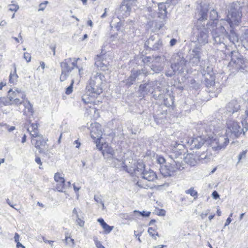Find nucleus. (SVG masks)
<instances>
[{
  "label": "nucleus",
  "mask_w": 248,
  "mask_h": 248,
  "mask_svg": "<svg viewBox=\"0 0 248 248\" xmlns=\"http://www.w3.org/2000/svg\"><path fill=\"white\" fill-rule=\"evenodd\" d=\"M96 246L98 248H105L100 242L96 241Z\"/></svg>",
  "instance_id": "obj_64"
},
{
  "label": "nucleus",
  "mask_w": 248,
  "mask_h": 248,
  "mask_svg": "<svg viewBox=\"0 0 248 248\" xmlns=\"http://www.w3.org/2000/svg\"><path fill=\"white\" fill-rule=\"evenodd\" d=\"M110 59L106 54L97 55L95 58V65L101 70L108 69Z\"/></svg>",
  "instance_id": "obj_18"
},
{
  "label": "nucleus",
  "mask_w": 248,
  "mask_h": 248,
  "mask_svg": "<svg viewBox=\"0 0 248 248\" xmlns=\"http://www.w3.org/2000/svg\"><path fill=\"white\" fill-rule=\"evenodd\" d=\"M97 221L100 224L101 226L104 229V232L105 234L109 233L113 229L114 227L108 225L104 220L102 218H99L97 219Z\"/></svg>",
  "instance_id": "obj_30"
},
{
  "label": "nucleus",
  "mask_w": 248,
  "mask_h": 248,
  "mask_svg": "<svg viewBox=\"0 0 248 248\" xmlns=\"http://www.w3.org/2000/svg\"><path fill=\"white\" fill-rule=\"evenodd\" d=\"M35 161L36 163H37L38 164L40 165L39 169H41L42 168H41V166H42V161L41 160L40 158L39 157H38V156H36L35 159Z\"/></svg>",
  "instance_id": "obj_58"
},
{
  "label": "nucleus",
  "mask_w": 248,
  "mask_h": 248,
  "mask_svg": "<svg viewBox=\"0 0 248 248\" xmlns=\"http://www.w3.org/2000/svg\"><path fill=\"white\" fill-rule=\"evenodd\" d=\"M231 61L229 63L228 67L232 72L244 70L248 62L238 52L232 51L231 52Z\"/></svg>",
  "instance_id": "obj_7"
},
{
  "label": "nucleus",
  "mask_w": 248,
  "mask_h": 248,
  "mask_svg": "<svg viewBox=\"0 0 248 248\" xmlns=\"http://www.w3.org/2000/svg\"><path fill=\"white\" fill-rule=\"evenodd\" d=\"M124 1H127L129 5L132 6L135 5L137 0H124Z\"/></svg>",
  "instance_id": "obj_63"
},
{
  "label": "nucleus",
  "mask_w": 248,
  "mask_h": 248,
  "mask_svg": "<svg viewBox=\"0 0 248 248\" xmlns=\"http://www.w3.org/2000/svg\"><path fill=\"white\" fill-rule=\"evenodd\" d=\"M66 186L65 182H57L56 189L59 192H63V189Z\"/></svg>",
  "instance_id": "obj_42"
},
{
  "label": "nucleus",
  "mask_w": 248,
  "mask_h": 248,
  "mask_svg": "<svg viewBox=\"0 0 248 248\" xmlns=\"http://www.w3.org/2000/svg\"><path fill=\"white\" fill-rule=\"evenodd\" d=\"M155 58V57L151 56L145 57L143 59L142 61L144 64H148L149 62H151L152 63V61L154 60Z\"/></svg>",
  "instance_id": "obj_48"
},
{
  "label": "nucleus",
  "mask_w": 248,
  "mask_h": 248,
  "mask_svg": "<svg viewBox=\"0 0 248 248\" xmlns=\"http://www.w3.org/2000/svg\"><path fill=\"white\" fill-rule=\"evenodd\" d=\"M134 24V21L132 19H128L125 23H124V30L125 29H129L130 30L133 28Z\"/></svg>",
  "instance_id": "obj_40"
},
{
  "label": "nucleus",
  "mask_w": 248,
  "mask_h": 248,
  "mask_svg": "<svg viewBox=\"0 0 248 248\" xmlns=\"http://www.w3.org/2000/svg\"><path fill=\"white\" fill-rule=\"evenodd\" d=\"M54 178L56 182H65L64 178L62 177L61 174L59 172L55 174Z\"/></svg>",
  "instance_id": "obj_44"
},
{
  "label": "nucleus",
  "mask_w": 248,
  "mask_h": 248,
  "mask_svg": "<svg viewBox=\"0 0 248 248\" xmlns=\"http://www.w3.org/2000/svg\"><path fill=\"white\" fill-rule=\"evenodd\" d=\"M48 3L47 1L41 3L39 5L38 11H43L46 7L47 4Z\"/></svg>",
  "instance_id": "obj_53"
},
{
  "label": "nucleus",
  "mask_w": 248,
  "mask_h": 248,
  "mask_svg": "<svg viewBox=\"0 0 248 248\" xmlns=\"http://www.w3.org/2000/svg\"><path fill=\"white\" fill-rule=\"evenodd\" d=\"M212 197H213V198L216 200L217 199V198H218L219 197L218 193L216 191H214L212 193Z\"/></svg>",
  "instance_id": "obj_59"
},
{
  "label": "nucleus",
  "mask_w": 248,
  "mask_h": 248,
  "mask_svg": "<svg viewBox=\"0 0 248 248\" xmlns=\"http://www.w3.org/2000/svg\"><path fill=\"white\" fill-rule=\"evenodd\" d=\"M148 232L149 234L154 238L155 240L156 239L155 236H158V232L156 231L155 230L153 229L152 227H150L148 228Z\"/></svg>",
  "instance_id": "obj_43"
},
{
  "label": "nucleus",
  "mask_w": 248,
  "mask_h": 248,
  "mask_svg": "<svg viewBox=\"0 0 248 248\" xmlns=\"http://www.w3.org/2000/svg\"><path fill=\"white\" fill-rule=\"evenodd\" d=\"M127 1H123L118 11L119 16L124 18L130 15L133 6L129 5Z\"/></svg>",
  "instance_id": "obj_23"
},
{
  "label": "nucleus",
  "mask_w": 248,
  "mask_h": 248,
  "mask_svg": "<svg viewBox=\"0 0 248 248\" xmlns=\"http://www.w3.org/2000/svg\"><path fill=\"white\" fill-rule=\"evenodd\" d=\"M203 77L204 78V82L206 86L208 88L209 87L213 88V86L215 85V76H210V77L206 76ZM213 91V89L209 90V92Z\"/></svg>",
  "instance_id": "obj_31"
},
{
  "label": "nucleus",
  "mask_w": 248,
  "mask_h": 248,
  "mask_svg": "<svg viewBox=\"0 0 248 248\" xmlns=\"http://www.w3.org/2000/svg\"><path fill=\"white\" fill-rule=\"evenodd\" d=\"M80 60L79 58H68L65 59L60 64L62 68V74L60 77L61 81H64L68 76L70 72L74 68L78 69V72L80 74L81 69H80L77 65V62Z\"/></svg>",
  "instance_id": "obj_8"
},
{
  "label": "nucleus",
  "mask_w": 248,
  "mask_h": 248,
  "mask_svg": "<svg viewBox=\"0 0 248 248\" xmlns=\"http://www.w3.org/2000/svg\"><path fill=\"white\" fill-rule=\"evenodd\" d=\"M230 138L226 134L216 137L210 140V145L212 149L216 151H219L225 149L229 142Z\"/></svg>",
  "instance_id": "obj_13"
},
{
  "label": "nucleus",
  "mask_w": 248,
  "mask_h": 248,
  "mask_svg": "<svg viewBox=\"0 0 248 248\" xmlns=\"http://www.w3.org/2000/svg\"><path fill=\"white\" fill-rule=\"evenodd\" d=\"M199 161L202 163H206L210 162L212 159V155L208 151L203 152L201 154H197Z\"/></svg>",
  "instance_id": "obj_28"
},
{
  "label": "nucleus",
  "mask_w": 248,
  "mask_h": 248,
  "mask_svg": "<svg viewBox=\"0 0 248 248\" xmlns=\"http://www.w3.org/2000/svg\"><path fill=\"white\" fill-rule=\"evenodd\" d=\"M74 83V80H72L71 84L69 86H68L66 89L65 91V93L66 94H71L73 92V85Z\"/></svg>",
  "instance_id": "obj_50"
},
{
  "label": "nucleus",
  "mask_w": 248,
  "mask_h": 248,
  "mask_svg": "<svg viewBox=\"0 0 248 248\" xmlns=\"http://www.w3.org/2000/svg\"><path fill=\"white\" fill-rule=\"evenodd\" d=\"M246 151H243V152L239 154V155H238V162H239L242 158H244L246 157Z\"/></svg>",
  "instance_id": "obj_55"
},
{
  "label": "nucleus",
  "mask_w": 248,
  "mask_h": 248,
  "mask_svg": "<svg viewBox=\"0 0 248 248\" xmlns=\"http://www.w3.org/2000/svg\"><path fill=\"white\" fill-rule=\"evenodd\" d=\"M232 213H231L230 217L227 219L225 224V226H228L231 222L232 219L231 218V217H232Z\"/></svg>",
  "instance_id": "obj_60"
},
{
  "label": "nucleus",
  "mask_w": 248,
  "mask_h": 248,
  "mask_svg": "<svg viewBox=\"0 0 248 248\" xmlns=\"http://www.w3.org/2000/svg\"><path fill=\"white\" fill-rule=\"evenodd\" d=\"M218 17V14L215 9H212L210 12L209 18L210 20L214 21L217 19Z\"/></svg>",
  "instance_id": "obj_41"
},
{
  "label": "nucleus",
  "mask_w": 248,
  "mask_h": 248,
  "mask_svg": "<svg viewBox=\"0 0 248 248\" xmlns=\"http://www.w3.org/2000/svg\"><path fill=\"white\" fill-rule=\"evenodd\" d=\"M156 161L158 164L163 165L165 163L166 160L163 156L161 155H157Z\"/></svg>",
  "instance_id": "obj_51"
},
{
  "label": "nucleus",
  "mask_w": 248,
  "mask_h": 248,
  "mask_svg": "<svg viewBox=\"0 0 248 248\" xmlns=\"http://www.w3.org/2000/svg\"><path fill=\"white\" fill-rule=\"evenodd\" d=\"M0 125L4 126L5 128L7 129L9 132H12L16 129L15 126H9V125L6 124H0Z\"/></svg>",
  "instance_id": "obj_52"
},
{
  "label": "nucleus",
  "mask_w": 248,
  "mask_h": 248,
  "mask_svg": "<svg viewBox=\"0 0 248 248\" xmlns=\"http://www.w3.org/2000/svg\"><path fill=\"white\" fill-rule=\"evenodd\" d=\"M170 4L166 1L165 2H159L158 4V17L161 19H165L167 17L168 13L167 10L170 8Z\"/></svg>",
  "instance_id": "obj_25"
},
{
  "label": "nucleus",
  "mask_w": 248,
  "mask_h": 248,
  "mask_svg": "<svg viewBox=\"0 0 248 248\" xmlns=\"http://www.w3.org/2000/svg\"><path fill=\"white\" fill-rule=\"evenodd\" d=\"M27 130L30 133L31 136L33 138H37V139L39 137L42 136L40 134H39L38 128L34 130H31L30 128H28Z\"/></svg>",
  "instance_id": "obj_38"
},
{
  "label": "nucleus",
  "mask_w": 248,
  "mask_h": 248,
  "mask_svg": "<svg viewBox=\"0 0 248 248\" xmlns=\"http://www.w3.org/2000/svg\"><path fill=\"white\" fill-rule=\"evenodd\" d=\"M164 59L160 56H156L152 61V63L150 67L151 69L156 73L161 72L163 68L164 64L163 61Z\"/></svg>",
  "instance_id": "obj_22"
},
{
  "label": "nucleus",
  "mask_w": 248,
  "mask_h": 248,
  "mask_svg": "<svg viewBox=\"0 0 248 248\" xmlns=\"http://www.w3.org/2000/svg\"><path fill=\"white\" fill-rule=\"evenodd\" d=\"M185 192L187 194H189L191 196L194 197V199L195 200L198 197V192L197 191L194 189V188L191 187L189 189H187L185 191Z\"/></svg>",
  "instance_id": "obj_37"
},
{
  "label": "nucleus",
  "mask_w": 248,
  "mask_h": 248,
  "mask_svg": "<svg viewBox=\"0 0 248 248\" xmlns=\"http://www.w3.org/2000/svg\"><path fill=\"white\" fill-rule=\"evenodd\" d=\"M8 96H9V98H10L13 105L16 106L22 105L23 100L26 98V95L25 92L21 90L17 89H16L15 91L10 89L8 91Z\"/></svg>",
  "instance_id": "obj_15"
},
{
  "label": "nucleus",
  "mask_w": 248,
  "mask_h": 248,
  "mask_svg": "<svg viewBox=\"0 0 248 248\" xmlns=\"http://www.w3.org/2000/svg\"><path fill=\"white\" fill-rule=\"evenodd\" d=\"M179 0H167V2H168L169 3V4H170V6L171 5H175V4H176L178 1Z\"/></svg>",
  "instance_id": "obj_57"
},
{
  "label": "nucleus",
  "mask_w": 248,
  "mask_h": 248,
  "mask_svg": "<svg viewBox=\"0 0 248 248\" xmlns=\"http://www.w3.org/2000/svg\"><path fill=\"white\" fill-rule=\"evenodd\" d=\"M22 104L23 105L24 107L23 114L26 116L28 114L32 115L34 113L33 107L27 98L23 100V102L22 103Z\"/></svg>",
  "instance_id": "obj_29"
},
{
  "label": "nucleus",
  "mask_w": 248,
  "mask_h": 248,
  "mask_svg": "<svg viewBox=\"0 0 248 248\" xmlns=\"http://www.w3.org/2000/svg\"><path fill=\"white\" fill-rule=\"evenodd\" d=\"M184 161L190 166H195L199 161L197 154H188L184 157Z\"/></svg>",
  "instance_id": "obj_27"
},
{
  "label": "nucleus",
  "mask_w": 248,
  "mask_h": 248,
  "mask_svg": "<svg viewBox=\"0 0 248 248\" xmlns=\"http://www.w3.org/2000/svg\"><path fill=\"white\" fill-rule=\"evenodd\" d=\"M8 7L9 10L11 11L16 12L19 9L18 5L16 4H9Z\"/></svg>",
  "instance_id": "obj_49"
},
{
  "label": "nucleus",
  "mask_w": 248,
  "mask_h": 248,
  "mask_svg": "<svg viewBox=\"0 0 248 248\" xmlns=\"http://www.w3.org/2000/svg\"><path fill=\"white\" fill-rule=\"evenodd\" d=\"M124 27V23H123L121 21H119L117 23V24L115 26V28L116 29L117 31H121L122 32H123Z\"/></svg>",
  "instance_id": "obj_45"
},
{
  "label": "nucleus",
  "mask_w": 248,
  "mask_h": 248,
  "mask_svg": "<svg viewBox=\"0 0 248 248\" xmlns=\"http://www.w3.org/2000/svg\"><path fill=\"white\" fill-rule=\"evenodd\" d=\"M94 200L95 202H96L97 203H99L101 204L103 209H104L105 206L104 203L103 202L102 200V199L101 198V196L98 195H94Z\"/></svg>",
  "instance_id": "obj_47"
},
{
  "label": "nucleus",
  "mask_w": 248,
  "mask_h": 248,
  "mask_svg": "<svg viewBox=\"0 0 248 248\" xmlns=\"http://www.w3.org/2000/svg\"><path fill=\"white\" fill-rule=\"evenodd\" d=\"M169 157L170 159V161L173 162V160H179L180 162L182 163V159H180V156L177 155L176 154H174L172 151L170 153V154L169 155Z\"/></svg>",
  "instance_id": "obj_39"
},
{
  "label": "nucleus",
  "mask_w": 248,
  "mask_h": 248,
  "mask_svg": "<svg viewBox=\"0 0 248 248\" xmlns=\"http://www.w3.org/2000/svg\"><path fill=\"white\" fill-rule=\"evenodd\" d=\"M104 76L100 73L93 74L86 87V93L82 96V100L85 104L91 101L88 100V96L95 97L103 92L102 83Z\"/></svg>",
  "instance_id": "obj_3"
},
{
  "label": "nucleus",
  "mask_w": 248,
  "mask_h": 248,
  "mask_svg": "<svg viewBox=\"0 0 248 248\" xmlns=\"http://www.w3.org/2000/svg\"><path fill=\"white\" fill-rule=\"evenodd\" d=\"M147 75V72L143 69L139 70H132L130 76L126 79L125 83L128 86L132 85L136 79H139L140 77L143 75L144 77Z\"/></svg>",
  "instance_id": "obj_19"
},
{
  "label": "nucleus",
  "mask_w": 248,
  "mask_h": 248,
  "mask_svg": "<svg viewBox=\"0 0 248 248\" xmlns=\"http://www.w3.org/2000/svg\"><path fill=\"white\" fill-rule=\"evenodd\" d=\"M140 178H142V180L138 181L136 183V185L140 188L147 189L148 188H152L153 186H150L145 181H154L157 179V176L155 173L150 169H149L148 170L146 169H144L143 172L142 173Z\"/></svg>",
  "instance_id": "obj_12"
},
{
  "label": "nucleus",
  "mask_w": 248,
  "mask_h": 248,
  "mask_svg": "<svg viewBox=\"0 0 248 248\" xmlns=\"http://www.w3.org/2000/svg\"><path fill=\"white\" fill-rule=\"evenodd\" d=\"M184 164L179 160L170 161L168 165L161 166L160 169L161 173L164 177H169L174 175L178 171L183 170L185 167Z\"/></svg>",
  "instance_id": "obj_9"
},
{
  "label": "nucleus",
  "mask_w": 248,
  "mask_h": 248,
  "mask_svg": "<svg viewBox=\"0 0 248 248\" xmlns=\"http://www.w3.org/2000/svg\"><path fill=\"white\" fill-rule=\"evenodd\" d=\"M12 102L9 98V96L8 97H0V107H2L5 106L12 105Z\"/></svg>",
  "instance_id": "obj_34"
},
{
  "label": "nucleus",
  "mask_w": 248,
  "mask_h": 248,
  "mask_svg": "<svg viewBox=\"0 0 248 248\" xmlns=\"http://www.w3.org/2000/svg\"><path fill=\"white\" fill-rule=\"evenodd\" d=\"M163 45L162 41L160 39H158L155 43H153V44L151 46L150 48L154 50H157L159 49Z\"/></svg>",
  "instance_id": "obj_36"
},
{
  "label": "nucleus",
  "mask_w": 248,
  "mask_h": 248,
  "mask_svg": "<svg viewBox=\"0 0 248 248\" xmlns=\"http://www.w3.org/2000/svg\"><path fill=\"white\" fill-rule=\"evenodd\" d=\"M240 105L236 99L232 100L230 101L225 107L226 112L228 115L238 112L240 110Z\"/></svg>",
  "instance_id": "obj_21"
},
{
  "label": "nucleus",
  "mask_w": 248,
  "mask_h": 248,
  "mask_svg": "<svg viewBox=\"0 0 248 248\" xmlns=\"http://www.w3.org/2000/svg\"><path fill=\"white\" fill-rule=\"evenodd\" d=\"M242 10L239 2H233L229 13L227 16V21L232 28L234 26L238 25L241 22L242 17Z\"/></svg>",
  "instance_id": "obj_6"
},
{
  "label": "nucleus",
  "mask_w": 248,
  "mask_h": 248,
  "mask_svg": "<svg viewBox=\"0 0 248 248\" xmlns=\"http://www.w3.org/2000/svg\"><path fill=\"white\" fill-rule=\"evenodd\" d=\"M31 143L39 151L40 153L43 154H46L47 153L48 145L42 136L39 137L36 139L32 138L31 139Z\"/></svg>",
  "instance_id": "obj_17"
},
{
  "label": "nucleus",
  "mask_w": 248,
  "mask_h": 248,
  "mask_svg": "<svg viewBox=\"0 0 248 248\" xmlns=\"http://www.w3.org/2000/svg\"><path fill=\"white\" fill-rule=\"evenodd\" d=\"M120 169H123L126 170L128 173H134L136 175H137L138 177H140L142 172H143L144 169H145V165L142 162H138L136 164H134V166L128 168L126 165V168L121 167Z\"/></svg>",
  "instance_id": "obj_20"
},
{
  "label": "nucleus",
  "mask_w": 248,
  "mask_h": 248,
  "mask_svg": "<svg viewBox=\"0 0 248 248\" xmlns=\"http://www.w3.org/2000/svg\"><path fill=\"white\" fill-rule=\"evenodd\" d=\"M92 129L91 130V136L93 139H96V146L97 149L102 151V153L104 157L108 159L113 160V165L115 167L120 169L121 167L126 168V165L123 160V155L121 151L118 150H113L110 147H105L103 149V145H100L97 143V141L100 140L102 136L101 131V125L97 123H95L91 125Z\"/></svg>",
  "instance_id": "obj_2"
},
{
  "label": "nucleus",
  "mask_w": 248,
  "mask_h": 248,
  "mask_svg": "<svg viewBox=\"0 0 248 248\" xmlns=\"http://www.w3.org/2000/svg\"><path fill=\"white\" fill-rule=\"evenodd\" d=\"M202 48L196 45L192 49L189 50L186 56L187 62L192 66L198 65L202 60Z\"/></svg>",
  "instance_id": "obj_11"
},
{
  "label": "nucleus",
  "mask_w": 248,
  "mask_h": 248,
  "mask_svg": "<svg viewBox=\"0 0 248 248\" xmlns=\"http://www.w3.org/2000/svg\"><path fill=\"white\" fill-rule=\"evenodd\" d=\"M24 58L26 60L27 62H29L31 60V56L30 53H24Z\"/></svg>",
  "instance_id": "obj_56"
},
{
  "label": "nucleus",
  "mask_w": 248,
  "mask_h": 248,
  "mask_svg": "<svg viewBox=\"0 0 248 248\" xmlns=\"http://www.w3.org/2000/svg\"><path fill=\"white\" fill-rule=\"evenodd\" d=\"M156 85L155 81H149L147 83L142 84L139 87V91L141 93L147 94L149 93H153Z\"/></svg>",
  "instance_id": "obj_24"
},
{
  "label": "nucleus",
  "mask_w": 248,
  "mask_h": 248,
  "mask_svg": "<svg viewBox=\"0 0 248 248\" xmlns=\"http://www.w3.org/2000/svg\"><path fill=\"white\" fill-rule=\"evenodd\" d=\"M76 222L78 225L80 227H83L84 225L85 222L80 218H79V216L76 217Z\"/></svg>",
  "instance_id": "obj_54"
},
{
  "label": "nucleus",
  "mask_w": 248,
  "mask_h": 248,
  "mask_svg": "<svg viewBox=\"0 0 248 248\" xmlns=\"http://www.w3.org/2000/svg\"><path fill=\"white\" fill-rule=\"evenodd\" d=\"M212 34L214 43L217 45H222L223 48L226 47L228 40L233 44L235 41L238 40V37L234 32L231 31V34L228 35L225 28L221 25L217 26L215 29H213Z\"/></svg>",
  "instance_id": "obj_5"
},
{
  "label": "nucleus",
  "mask_w": 248,
  "mask_h": 248,
  "mask_svg": "<svg viewBox=\"0 0 248 248\" xmlns=\"http://www.w3.org/2000/svg\"><path fill=\"white\" fill-rule=\"evenodd\" d=\"M209 7V2L206 0H203L196 8V16L197 22L193 29V34L196 39L195 42L201 47L208 43L209 40L208 30L205 27V23H202L207 19Z\"/></svg>",
  "instance_id": "obj_1"
},
{
  "label": "nucleus",
  "mask_w": 248,
  "mask_h": 248,
  "mask_svg": "<svg viewBox=\"0 0 248 248\" xmlns=\"http://www.w3.org/2000/svg\"><path fill=\"white\" fill-rule=\"evenodd\" d=\"M197 128L199 130V132H202V134L204 131L205 134H206L210 138L212 134H217L221 127L220 124H217V121L214 120L207 123H201L200 125H198Z\"/></svg>",
  "instance_id": "obj_10"
},
{
  "label": "nucleus",
  "mask_w": 248,
  "mask_h": 248,
  "mask_svg": "<svg viewBox=\"0 0 248 248\" xmlns=\"http://www.w3.org/2000/svg\"><path fill=\"white\" fill-rule=\"evenodd\" d=\"M29 128H30L31 130H34L38 128V125L37 124L32 123Z\"/></svg>",
  "instance_id": "obj_62"
},
{
  "label": "nucleus",
  "mask_w": 248,
  "mask_h": 248,
  "mask_svg": "<svg viewBox=\"0 0 248 248\" xmlns=\"http://www.w3.org/2000/svg\"><path fill=\"white\" fill-rule=\"evenodd\" d=\"M206 140L202 136L195 138H189L185 141L186 145L189 147L190 149H200L205 143Z\"/></svg>",
  "instance_id": "obj_16"
},
{
  "label": "nucleus",
  "mask_w": 248,
  "mask_h": 248,
  "mask_svg": "<svg viewBox=\"0 0 248 248\" xmlns=\"http://www.w3.org/2000/svg\"><path fill=\"white\" fill-rule=\"evenodd\" d=\"M201 73L203 77H210V76H215L213 68L212 66H207L206 68L204 67L203 69H201Z\"/></svg>",
  "instance_id": "obj_32"
},
{
  "label": "nucleus",
  "mask_w": 248,
  "mask_h": 248,
  "mask_svg": "<svg viewBox=\"0 0 248 248\" xmlns=\"http://www.w3.org/2000/svg\"><path fill=\"white\" fill-rule=\"evenodd\" d=\"M241 124L243 127L238 122L232 119H228L226 122L225 134L232 139L238 138L242 133L245 134L248 130V118H243Z\"/></svg>",
  "instance_id": "obj_4"
},
{
  "label": "nucleus",
  "mask_w": 248,
  "mask_h": 248,
  "mask_svg": "<svg viewBox=\"0 0 248 248\" xmlns=\"http://www.w3.org/2000/svg\"><path fill=\"white\" fill-rule=\"evenodd\" d=\"M182 143H178L177 142H175L173 144V146L171 149V151L174 154H177L180 156V159H182V153L185 149V141H181Z\"/></svg>",
  "instance_id": "obj_26"
},
{
  "label": "nucleus",
  "mask_w": 248,
  "mask_h": 248,
  "mask_svg": "<svg viewBox=\"0 0 248 248\" xmlns=\"http://www.w3.org/2000/svg\"><path fill=\"white\" fill-rule=\"evenodd\" d=\"M158 36L156 34L152 35L150 37V38L147 40L144 44V46L147 48L151 47V46L153 44L154 41L155 40L156 37H158Z\"/></svg>",
  "instance_id": "obj_35"
},
{
  "label": "nucleus",
  "mask_w": 248,
  "mask_h": 248,
  "mask_svg": "<svg viewBox=\"0 0 248 248\" xmlns=\"http://www.w3.org/2000/svg\"><path fill=\"white\" fill-rule=\"evenodd\" d=\"M134 214H138L139 215H140L143 217H149L150 214H151V212H145L144 211H143L142 212H140L139 211H138V210H134Z\"/></svg>",
  "instance_id": "obj_46"
},
{
  "label": "nucleus",
  "mask_w": 248,
  "mask_h": 248,
  "mask_svg": "<svg viewBox=\"0 0 248 248\" xmlns=\"http://www.w3.org/2000/svg\"><path fill=\"white\" fill-rule=\"evenodd\" d=\"M14 67V70L13 72H11L9 76V82L11 83L15 84L17 82L18 76L16 74V68L15 64L13 65Z\"/></svg>",
  "instance_id": "obj_33"
},
{
  "label": "nucleus",
  "mask_w": 248,
  "mask_h": 248,
  "mask_svg": "<svg viewBox=\"0 0 248 248\" xmlns=\"http://www.w3.org/2000/svg\"><path fill=\"white\" fill-rule=\"evenodd\" d=\"M174 62L171 63V68L174 72L183 73L186 69L187 61L184 58L182 53H176L173 55Z\"/></svg>",
  "instance_id": "obj_14"
},
{
  "label": "nucleus",
  "mask_w": 248,
  "mask_h": 248,
  "mask_svg": "<svg viewBox=\"0 0 248 248\" xmlns=\"http://www.w3.org/2000/svg\"><path fill=\"white\" fill-rule=\"evenodd\" d=\"M177 40L175 38L171 39L170 42V45L171 46H174L177 43Z\"/></svg>",
  "instance_id": "obj_61"
}]
</instances>
